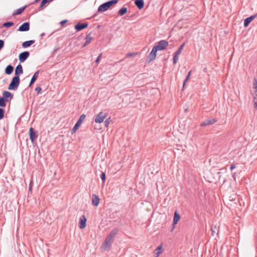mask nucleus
I'll list each match as a JSON object with an SVG mask.
<instances>
[{
    "label": "nucleus",
    "mask_w": 257,
    "mask_h": 257,
    "mask_svg": "<svg viewBox=\"0 0 257 257\" xmlns=\"http://www.w3.org/2000/svg\"><path fill=\"white\" fill-rule=\"evenodd\" d=\"M118 0H110L101 5L98 9V12H103L107 10L112 5H115Z\"/></svg>",
    "instance_id": "obj_1"
},
{
    "label": "nucleus",
    "mask_w": 257,
    "mask_h": 257,
    "mask_svg": "<svg viewBox=\"0 0 257 257\" xmlns=\"http://www.w3.org/2000/svg\"><path fill=\"white\" fill-rule=\"evenodd\" d=\"M20 82L19 76H14L8 86L9 90H17Z\"/></svg>",
    "instance_id": "obj_2"
},
{
    "label": "nucleus",
    "mask_w": 257,
    "mask_h": 257,
    "mask_svg": "<svg viewBox=\"0 0 257 257\" xmlns=\"http://www.w3.org/2000/svg\"><path fill=\"white\" fill-rule=\"evenodd\" d=\"M86 117V115L84 114H82L80 115L79 118V119L75 124L74 126L73 127L71 131V134H74L76 131L78 129L80 125L81 124L82 121L84 120Z\"/></svg>",
    "instance_id": "obj_3"
},
{
    "label": "nucleus",
    "mask_w": 257,
    "mask_h": 257,
    "mask_svg": "<svg viewBox=\"0 0 257 257\" xmlns=\"http://www.w3.org/2000/svg\"><path fill=\"white\" fill-rule=\"evenodd\" d=\"M168 45V42L166 40H161L158 42L157 45L154 46L158 50H164Z\"/></svg>",
    "instance_id": "obj_4"
},
{
    "label": "nucleus",
    "mask_w": 257,
    "mask_h": 257,
    "mask_svg": "<svg viewBox=\"0 0 257 257\" xmlns=\"http://www.w3.org/2000/svg\"><path fill=\"white\" fill-rule=\"evenodd\" d=\"M105 117L106 114L101 111L96 115L95 119V122L99 123H101L103 121Z\"/></svg>",
    "instance_id": "obj_5"
},
{
    "label": "nucleus",
    "mask_w": 257,
    "mask_h": 257,
    "mask_svg": "<svg viewBox=\"0 0 257 257\" xmlns=\"http://www.w3.org/2000/svg\"><path fill=\"white\" fill-rule=\"evenodd\" d=\"M30 53L28 51H24L19 55V59L21 62H24L29 57Z\"/></svg>",
    "instance_id": "obj_6"
},
{
    "label": "nucleus",
    "mask_w": 257,
    "mask_h": 257,
    "mask_svg": "<svg viewBox=\"0 0 257 257\" xmlns=\"http://www.w3.org/2000/svg\"><path fill=\"white\" fill-rule=\"evenodd\" d=\"M113 241L112 240V239H110L106 237L102 244V247L104 250H106L107 249H109Z\"/></svg>",
    "instance_id": "obj_7"
},
{
    "label": "nucleus",
    "mask_w": 257,
    "mask_h": 257,
    "mask_svg": "<svg viewBox=\"0 0 257 257\" xmlns=\"http://www.w3.org/2000/svg\"><path fill=\"white\" fill-rule=\"evenodd\" d=\"M118 228L117 227H115L113 228L109 233L108 235L106 237L107 238L112 239V240H114L116 235L117 234L118 232Z\"/></svg>",
    "instance_id": "obj_8"
},
{
    "label": "nucleus",
    "mask_w": 257,
    "mask_h": 257,
    "mask_svg": "<svg viewBox=\"0 0 257 257\" xmlns=\"http://www.w3.org/2000/svg\"><path fill=\"white\" fill-rule=\"evenodd\" d=\"M157 51L158 50L156 48H155V47L153 48L151 52L148 56V59H149V61H152L155 59Z\"/></svg>",
    "instance_id": "obj_9"
},
{
    "label": "nucleus",
    "mask_w": 257,
    "mask_h": 257,
    "mask_svg": "<svg viewBox=\"0 0 257 257\" xmlns=\"http://www.w3.org/2000/svg\"><path fill=\"white\" fill-rule=\"evenodd\" d=\"M30 30V24L28 22H25L21 25L18 31L21 32H26Z\"/></svg>",
    "instance_id": "obj_10"
},
{
    "label": "nucleus",
    "mask_w": 257,
    "mask_h": 257,
    "mask_svg": "<svg viewBox=\"0 0 257 257\" xmlns=\"http://www.w3.org/2000/svg\"><path fill=\"white\" fill-rule=\"evenodd\" d=\"M30 139L32 142H33L38 137V135L34 131L33 127H30L29 130Z\"/></svg>",
    "instance_id": "obj_11"
},
{
    "label": "nucleus",
    "mask_w": 257,
    "mask_h": 257,
    "mask_svg": "<svg viewBox=\"0 0 257 257\" xmlns=\"http://www.w3.org/2000/svg\"><path fill=\"white\" fill-rule=\"evenodd\" d=\"M217 121V119L216 118L208 119L202 122L200 125L201 126H205L208 125H211L215 123Z\"/></svg>",
    "instance_id": "obj_12"
},
{
    "label": "nucleus",
    "mask_w": 257,
    "mask_h": 257,
    "mask_svg": "<svg viewBox=\"0 0 257 257\" xmlns=\"http://www.w3.org/2000/svg\"><path fill=\"white\" fill-rule=\"evenodd\" d=\"M100 202V198L98 195L92 194V204L94 206H97Z\"/></svg>",
    "instance_id": "obj_13"
},
{
    "label": "nucleus",
    "mask_w": 257,
    "mask_h": 257,
    "mask_svg": "<svg viewBox=\"0 0 257 257\" xmlns=\"http://www.w3.org/2000/svg\"><path fill=\"white\" fill-rule=\"evenodd\" d=\"M88 26L87 23H78L75 26V29L77 31H80L85 28H86Z\"/></svg>",
    "instance_id": "obj_14"
},
{
    "label": "nucleus",
    "mask_w": 257,
    "mask_h": 257,
    "mask_svg": "<svg viewBox=\"0 0 257 257\" xmlns=\"http://www.w3.org/2000/svg\"><path fill=\"white\" fill-rule=\"evenodd\" d=\"M86 218L84 215H82L80 218L79 227L82 229L86 227Z\"/></svg>",
    "instance_id": "obj_15"
},
{
    "label": "nucleus",
    "mask_w": 257,
    "mask_h": 257,
    "mask_svg": "<svg viewBox=\"0 0 257 257\" xmlns=\"http://www.w3.org/2000/svg\"><path fill=\"white\" fill-rule=\"evenodd\" d=\"M256 17V15L251 16L247 18L244 21V26L247 27L249 23Z\"/></svg>",
    "instance_id": "obj_16"
},
{
    "label": "nucleus",
    "mask_w": 257,
    "mask_h": 257,
    "mask_svg": "<svg viewBox=\"0 0 257 257\" xmlns=\"http://www.w3.org/2000/svg\"><path fill=\"white\" fill-rule=\"evenodd\" d=\"M2 95H3L2 97L6 99H9V98H10V99H12L13 98V95L12 94L11 92H10L8 91H3Z\"/></svg>",
    "instance_id": "obj_17"
},
{
    "label": "nucleus",
    "mask_w": 257,
    "mask_h": 257,
    "mask_svg": "<svg viewBox=\"0 0 257 257\" xmlns=\"http://www.w3.org/2000/svg\"><path fill=\"white\" fill-rule=\"evenodd\" d=\"M23 73V67L21 64H19L15 69V76H19V75Z\"/></svg>",
    "instance_id": "obj_18"
},
{
    "label": "nucleus",
    "mask_w": 257,
    "mask_h": 257,
    "mask_svg": "<svg viewBox=\"0 0 257 257\" xmlns=\"http://www.w3.org/2000/svg\"><path fill=\"white\" fill-rule=\"evenodd\" d=\"M135 3L139 10L142 9L144 7V0H136Z\"/></svg>",
    "instance_id": "obj_19"
},
{
    "label": "nucleus",
    "mask_w": 257,
    "mask_h": 257,
    "mask_svg": "<svg viewBox=\"0 0 257 257\" xmlns=\"http://www.w3.org/2000/svg\"><path fill=\"white\" fill-rule=\"evenodd\" d=\"M162 246L163 244H161L160 245L157 247V248L154 251L155 256L158 257L159 255L162 252Z\"/></svg>",
    "instance_id": "obj_20"
},
{
    "label": "nucleus",
    "mask_w": 257,
    "mask_h": 257,
    "mask_svg": "<svg viewBox=\"0 0 257 257\" xmlns=\"http://www.w3.org/2000/svg\"><path fill=\"white\" fill-rule=\"evenodd\" d=\"M39 72H40V71L39 70H38L37 71H36L35 73V74L33 76L32 78H31V81H30V83L29 84V86H31L37 80V79L38 77Z\"/></svg>",
    "instance_id": "obj_21"
},
{
    "label": "nucleus",
    "mask_w": 257,
    "mask_h": 257,
    "mask_svg": "<svg viewBox=\"0 0 257 257\" xmlns=\"http://www.w3.org/2000/svg\"><path fill=\"white\" fill-rule=\"evenodd\" d=\"M35 42V40H29L25 41L22 43V47L24 48H27L33 44Z\"/></svg>",
    "instance_id": "obj_22"
},
{
    "label": "nucleus",
    "mask_w": 257,
    "mask_h": 257,
    "mask_svg": "<svg viewBox=\"0 0 257 257\" xmlns=\"http://www.w3.org/2000/svg\"><path fill=\"white\" fill-rule=\"evenodd\" d=\"M85 39H86V41L83 45V46H82L83 47H85L87 45H88L91 42V40H92V38L90 36V33H89L86 35Z\"/></svg>",
    "instance_id": "obj_23"
},
{
    "label": "nucleus",
    "mask_w": 257,
    "mask_h": 257,
    "mask_svg": "<svg viewBox=\"0 0 257 257\" xmlns=\"http://www.w3.org/2000/svg\"><path fill=\"white\" fill-rule=\"evenodd\" d=\"M14 70V67L11 65H9L7 66V67L5 69V73L8 75H10L12 73Z\"/></svg>",
    "instance_id": "obj_24"
},
{
    "label": "nucleus",
    "mask_w": 257,
    "mask_h": 257,
    "mask_svg": "<svg viewBox=\"0 0 257 257\" xmlns=\"http://www.w3.org/2000/svg\"><path fill=\"white\" fill-rule=\"evenodd\" d=\"M252 95L253 106L256 109L257 108V90H254Z\"/></svg>",
    "instance_id": "obj_25"
},
{
    "label": "nucleus",
    "mask_w": 257,
    "mask_h": 257,
    "mask_svg": "<svg viewBox=\"0 0 257 257\" xmlns=\"http://www.w3.org/2000/svg\"><path fill=\"white\" fill-rule=\"evenodd\" d=\"M9 101V99H6L3 97H0V107H5L6 106V103Z\"/></svg>",
    "instance_id": "obj_26"
},
{
    "label": "nucleus",
    "mask_w": 257,
    "mask_h": 257,
    "mask_svg": "<svg viewBox=\"0 0 257 257\" xmlns=\"http://www.w3.org/2000/svg\"><path fill=\"white\" fill-rule=\"evenodd\" d=\"M180 215L177 212V211H175V213H174L173 221V224H177L178 221L180 220Z\"/></svg>",
    "instance_id": "obj_27"
},
{
    "label": "nucleus",
    "mask_w": 257,
    "mask_h": 257,
    "mask_svg": "<svg viewBox=\"0 0 257 257\" xmlns=\"http://www.w3.org/2000/svg\"><path fill=\"white\" fill-rule=\"evenodd\" d=\"M54 0H42L41 3V5L39 7V9L40 10H42L43 9L44 7L47 4H49L51 2H52V1H53Z\"/></svg>",
    "instance_id": "obj_28"
},
{
    "label": "nucleus",
    "mask_w": 257,
    "mask_h": 257,
    "mask_svg": "<svg viewBox=\"0 0 257 257\" xmlns=\"http://www.w3.org/2000/svg\"><path fill=\"white\" fill-rule=\"evenodd\" d=\"M26 8V7H24L17 9L16 11L14 12L13 15L15 16L17 15L21 14L24 11Z\"/></svg>",
    "instance_id": "obj_29"
},
{
    "label": "nucleus",
    "mask_w": 257,
    "mask_h": 257,
    "mask_svg": "<svg viewBox=\"0 0 257 257\" xmlns=\"http://www.w3.org/2000/svg\"><path fill=\"white\" fill-rule=\"evenodd\" d=\"M127 8L123 7L121 9H120L118 12V14L120 16H123L127 12Z\"/></svg>",
    "instance_id": "obj_30"
},
{
    "label": "nucleus",
    "mask_w": 257,
    "mask_h": 257,
    "mask_svg": "<svg viewBox=\"0 0 257 257\" xmlns=\"http://www.w3.org/2000/svg\"><path fill=\"white\" fill-rule=\"evenodd\" d=\"M185 43H183L180 46V47L178 48V49L175 52V53H176V55H180L181 52H182V51L183 49V47L184 46H185Z\"/></svg>",
    "instance_id": "obj_31"
},
{
    "label": "nucleus",
    "mask_w": 257,
    "mask_h": 257,
    "mask_svg": "<svg viewBox=\"0 0 257 257\" xmlns=\"http://www.w3.org/2000/svg\"><path fill=\"white\" fill-rule=\"evenodd\" d=\"M14 25V23L13 22H8L6 23H5L3 26L4 27H10Z\"/></svg>",
    "instance_id": "obj_32"
},
{
    "label": "nucleus",
    "mask_w": 257,
    "mask_h": 257,
    "mask_svg": "<svg viewBox=\"0 0 257 257\" xmlns=\"http://www.w3.org/2000/svg\"><path fill=\"white\" fill-rule=\"evenodd\" d=\"M5 112V110L2 108H0V120L4 118Z\"/></svg>",
    "instance_id": "obj_33"
},
{
    "label": "nucleus",
    "mask_w": 257,
    "mask_h": 257,
    "mask_svg": "<svg viewBox=\"0 0 257 257\" xmlns=\"http://www.w3.org/2000/svg\"><path fill=\"white\" fill-rule=\"evenodd\" d=\"M191 71H190L189 72H188V75H187L186 77V79L185 80H184V83H183V86H184L185 83H186V82L190 78V75H191Z\"/></svg>",
    "instance_id": "obj_34"
},
{
    "label": "nucleus",
    "mask_w": 257,
    "mask_h": 257,
    "mask_svg": "<svg viewBox=\"0 0 257 257\" xmlns=\"http://www.w3.org/2000/svg\"><path fill=\"white\" fill-rule=\"evenodd\" d=\"M179 55H176V53L174 54L173 55V63L176 64L178 60Z\"/></svg>",
    "instance_id": "obj_35"
},
{
    "label": "nucleus",
    "mask_w": 257,
    "mask_h": 257,
    "mask_svg": "<svg viewBox=\"0 0 257 257\" xmlns=\"http://www.w3.org/2000/svg\"><path fill=\"white\" fill-rule=\"evenodd\" d=\"M253 88L255 90H257V80L255 78H254L253 79Z\"/></svg>",
    "instance_id": "obj_36"
},
{
    "label": "nucleus",
    "mask_w": 257,
    "mask_h": 257,
    "mask_svg": "<svg viewBox=\"0 0 257 257\" xmlns=\"http://www.w3.org/2000/svg\"><path fill=\"white\" fill-rule=\"evenodd\" d=\"M100 178L103 182H105L106 179L105 173L103 172L101 173V174L100 175Z\"/></svg>",
    "instance_id": "obj_37"
},
{
    "label": "nucleus",
    "mask_w": 257,
    "mask_h": 257,
    "mask_svg": "<svg viewBox=\"0 0 257 257\" xmlns=\"http://www.w3.org/2000/svg\"><path fill=\"white\" fill-rule=\"evenodd\" d=\"M4 41L2 40H0V50L4 47Z\"/></svg>",
    "instance_id": "obj_38"
},
{
    "label": "nucleus",
    "mask_w": 257,
    "mask_h": 257,
    "mask_svg": "<svg viewBox=\"0 0 257 257\" xmlns=\"http://www.w3.org/2000/svg\"><path fill=\"white\" fill-rule=\"evenodd\" d=\"M101 58V54H100L97 58L96 60H95L96 63H98L99 62V61Z\"/></svg>",
    "instance_id": "obj_39"
},
{
    "label": "nucleus",
    "mask_w": 257,
    "mask_h": 257,
    "mask_svg": "<svg viewBox=\"0 0 257 257\" xmlns=\"http://www.w3.org/2000/svg\"><path fill=\"white\" fill-rule=\"evenodd\" d=\"M42 90V88L40 87H37L35 88V91L37 92V93H39Z\"/></svg>",
    "instance_id": "obj_40"
},
{
    "label": "nucleus",
    "mask_w": 257,
    "mask_h": 257,
    "mask_svg": "<svg viewBox=\"0 0 257 257\" xmlns=\"http://www.w3.org/2000/svg\"><path fill=\"white\" fill-rule=\"evenodd\" d=\"M109 119H110V118L104 121V124L106 127H107L109 124Z\"/></svg>",
    "instance_id": "obj_41"
},
{
    "label": "nucleus",
    "mask_w": 257,
    "mask_h": 257,
    "mask_svg": "<svg viewBox=\"0 0 257 257\" xmlns=\"http://www.w3.org/2000/svg\"><path fill=\"white\" fill-rule=\"evenodd\" d=\"M136 55L135 53H127L126 54V57H132L133 56H135Z\"/></svg>",
    "instance_id": "obj_42"
},
{
    "label": "nucleus",
    "mask_w": 257,
    "mask_h": 257,
    "mask_svg": "<svg viewBox=\"0 0 257 257\" xmlns=\"http://www.w3.org/2000/svg\"><path fill=\"white\" fill-rule=\"evenodd\" d=\"M66 22H67V20H65L60 22V24L63 26L64 24H65Z\"/></svg>",
    "instance_id": "obj_43"
},
{
    "label": "nucleus",
    "mask_w": 257,
    "mask_h": 257,
    "mask_svg": "<svg viewBox=\"0 0 257 257\" xmlns=\"http://www.w3.org/2000/svg\"><path fill=\"white\" fill-rule=\"evenodd\" d=\"M235 168V165L233 164V165H231V166H230V170H232L233 169H234V168Z\"/></svg>",
    "instance_id": "obj_44"
},
{
    "label": "nucleus",
    "mask_w": 257,
    "mask_h": 257,
    "mask_svg": "<svg viewBox=\"0 0 257 257\" xmlns=\"http://www.w3.org/2000/svg\"><path fill=\"white\" fill-rule=\"evenodd\" d=\"M236 175V173H234L232 174V177L233 178V179L234 181H235V179H236V178H235Z\"/></svg>",
    "instance_id": "obj_45"
},
{
    "label": "nucleus",
    "mask_w": 257,
    "mask_h": 257,
    "mask_svg": "<svg viewBox=\"0 0 257 257\" xmlns=\"http://www.w3.org/2000/svg\"><path fill=\"white\" fill-rule=\"evenodd\" d=\"M40 0H35V3H38Z\"/></svg>",
    "instance_id": "obj_46"
},
{
    "label": "nucleus",
    "mask_w": 257,
    "mask_h": 257,
    "mask_svg": "<svg viewBox=\"0 0 257 257\" xmlns=\"http://www.w3.org/2000/svg\"><path fill=\"white\" fill-rule=\"evenodd\" d=\"M31 189H32V186H30L29 187V190H31Z\"/></svg>",
    "instance_id": "obj_47"
},
{
    "label": "nucleus",
    "mask_w": 257,
    "mask_h": 257,
    "mask_svg": "<svg viewBox=\"0 0 257 257\" xmlns=\"http://www.w3.org/2000/svg\"><path fill=\"white\" fill-rule=\"evenodd\" d=\"M213 233H214V232L213 231H212V234L213 235H214V234H213Z\"/></svg>",
    "instance_id": "obj_48"
}]
</instances>
